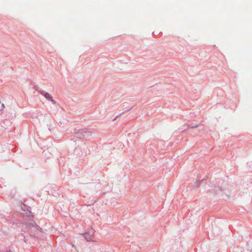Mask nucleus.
Returning <instances> with one entry per match:
<instances>
[{"instance_id":"nucleus-1","label":"nucleus","mask_w":252,"mask_h":252,"mask_svg":"<svg viewBox=\"0 0 252 252\" xmlns=\"http://www.w3.org/2000/svg\"><path fill=\"white\" fill-rule=\"evenodd\" d=\"M76 136L79 138L88 137L91 135V133L89 129L84 128L78 129L75 133Z\"/></svg>"},{"instance_id":"nucleus-2","label":"nucleus","mask_w":252,"mask_h":252,"mask_svg":"<svg viewBox=\"0 0 252 252\" xmlns=\"http://www.w3.org/2000/svg\"><path fill=\"white\" fill-rule=\"evenodd\" d=\"M40 94L44 96L46 99L51 102L53 104H57V102L53 99L52 95L49 93L42 91L40 92Z\"/></svg>"},{"instance_id":"nucleus-3","label":"nucleus","mask_w":252,"mask_h":252,"mask_svg":"<svg viewBox=\"0 0 252 252\" xmlns=\"http://www.w3.org/2000/svg\"><path fill=\"white\" fill-rule=\"evenodd\" d=\"M94 231L93 230H91L90 231L84 233V235L87 241H91L94 240Z\"/></svg>"},{"instance_id":"nucleus-4","label":"nucleus","mask_w":252,"mask_h":252,"mask_svg":"<svg viewBox=\"0 0 252 252\" xmlns=\"http://www.w3.org/2000/svg\"><path fill=\"white\" fill-rule=\"evenodd\" d=\"M118 117V116H116L114 119L113 121H115L116 120L117 118Z\"/></svg>"},{"instance_id":"nucleus-5","label":"nucleus","mask_w":252,"mask_h":252,"mask_svg":"<svg viewBox=\"0 0 252 252\" xmlns=\"http://www.w3.org/2000/svg\"><path fill=\"white\" fill-rule=\"evenodd\" d=\"M7 252H11V251H7Z\"/></svg>"}]
</instances>
